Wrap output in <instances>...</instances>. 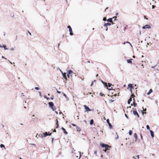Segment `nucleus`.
I'll return each mask as SVG.
<instances>
[{"mask_svg": "<svg viewBox=\"0 0 159 159\" xmlns=\"http://www.w3.org/2000/svg\"><path fill=\"white\" fill-rule=\"evenodd\" d=\"M100 145L101 147H105L106 148H111V146H109L108 145L102 143H100Z\"/></svg>", "mask_w": 159, "mask_h": 159, "instance_id": "1", "label": "nucleus"}, {"mask_svg": "<svg viewBox=\"0 0 159 159\" xmlns=\"http://www.w3.org/2000/svg\"><path fill=\"white\" fill-rule=\"evenodd\" d=\"M67 28L69 29V31L70 32V35H73V33H72V29L70 25H68L67 26Z\"/></svg>", "mask_w": 159, "mask_h": 159, "instance_id": "2", "label": "nucleus"}, {"mask_svg": "<svg viewBox=\"0 0 159 159\" xmlns=\"http://www.w3.org/2000/svg\"><path fill=\"white\" fill-rule=\"evenodd\" d=\"M85 109H86V111H91V109L88 107L86 105H84V106Z\"/></svg>", "mask_w": 159, "mask_h": 159, "instance_id": "3", "label": "nucleus"}, {"mask_svg": "<svg viewBox=\"0 0 159 159\" xmlns=\"http://www.w3.org/2000/svg\"><path fill=\"white\" fill-rule=\"evenodd\" d=\"M107 122L109 126V128L110 129H111L112 128V125L109 122V119H107Z\"/></svg>", "mask_w": 159, "mask_h": 159, "instance_id": "4", "label": "nucleus"}, {"mask_svg": "<svg viewBox=\"0 0 159 159\" xmlns=\"http://www.w3.org/2000/svg\"><path fill=\"white\" fill-rule=\"evenodd\" d=\"M151 28V26L149 25H146L144 26L143 27L142 29H150Z\"/></svg>", "mask_w": 159, "mask_h": 159, "instance_id": "5", "label": "nucleus"}, {"mask_svg": "<svg viewBox=\"0 0 159 159\" xmlns=\"http://www.w3.org/2000/svg\"><path fill=\"white\" fill-rule=\"evenodd\" d=\"M133 113L134 115H137L138 117H139V115L136 110L134 111H133Z\"/></svg>", "mask_w": 159, "mask_h": 159, "instance_id": "6", "label": "nucleus"}, {"mask_svg": "<svg viewBox=\"0 0 159 159\" xmlns=\"http://www.w3.org/2000/svg\"><path fill=\"white\" fill-rule=\"evenodd\" d=\"M48 105L51 108L54 106V104L52 102H49Z\"/></svg>", "mask_w": 159, "mask_h": 159, "instance_id": "7", "label": "nucleus"}, {"mask_svg": "<svg viewBox=\"0 0 159 159\" xmlns=\"http://www.w3.org/2000/svg\"><path fill=\"white\" fill-rule=\"evenodd\" d=\"M132 95H131V96H130V98H129V99L128 100V104H130V102L132 101Z\"/></svg>", "mask_w": 159, "mask_h": 159, "instance_id": "8", "label": "nucleus"}, {"mask_svg": "<svg viewBox=\"0 0 159 159\" xmlns=\"http://www.w3.org/2000/svg\"><path fill=\"white\" fill-rule=\"evenodd\" d=\"M150 132L151 133V136H152V138L154 137V132H153L151 130H150Z\"/></svg>", "mask_w": 159, "mask_h": 159, "instance_id": "9", "label": "nucleus"}, {"mask_svg": "<svg viewBox=\"0 0 159 159\" xmlns=\"http://www.w3.org/2000/svg\"><path fill=\"white\" fill-rule=\"evenodd\" d=\"M129 88L130 89H132L133 88V86L131 84H129L128 85L127 89H128Z\"/></svg>", "mask_w": 159, "mask_h": 159, "instance_id": "10", "label": "nucleus"}, {"mask_svg": "<svg viewBox=\"0 0 159 159\" xmlns=\"http://www.w3.org/2000/svg\"><path fill=\"white\" fill-rule=\"evenodd\" d=\"M111 25V24L110 23H105V24H104V26H105V27H106V26H110Z\"/></svg>", "mask_w": 159, "mask_h": 159, "instance_id": "11", "label": "nucleus"}, {"mask_svg": "<svg viewBox=\"0 0 159 159\" xmlns=\"http://www.w3.org/2000/svg\"><path fill=\"white\" fill-rule=\"evenodd\" d=\"M43 135L44 137H45L48 135V133L47 132L43 133Z\"/></svg>", "mask_w": 159, "mask_h": 159, "instance_id": "12", "label": "nucleus"}, {"mask_svg": "<svg viewBox=\"0 0 159 159\" xmlns=\"http://www.w3.org/2000/svg\"><path fill=\"white\" fill-rule=\"evenodd\" d=\"M63 130V131H64V133L66 134H67V132L66 131V130L65 129H64V128L63 127H62V128H61Z\"/></svg>", "mask_w": 159, "mask_h": 159, "instance_id": "13", "label": "nucleus"}, {"mask_svg": "<svg viewBox=\"0 0 159 159\" xmlns=\"http://www.w3.org/2000/svg\"><path fill=\"white\" fill-rule=\"evenodd\" d=\"M132 59H128L127 60L128 63H132Z\"/></svg>", "mask_w": 159, "mask_h": 159, "instance_id": "14", "label": "nucleus"}, {"mask_svg": "<svg viewBox=\"0 0 159 159\" xmlns=\"http://www.w3.org/2000/svg\"><path fill=\"white\" fill-rule=\"evenodd\" d=\"M112 18H110L107 20V21L108 22H112Z\"/></svg>", "mask_w": 159, "mask_h": 159, "instance_id": "15", "label": "nucleus"}, {"mask_svg": "<svg viewBox=\"0 0 159 159\" xmlns=\"http://www.w3.org/2000/svg\"><path fill=\"white\" fill-rule=\"evenodd\" d=\"M152 92V89H150L149 92L147 93V94L148 95H149Z\"/></svg>", "mask_w": 159, "mask_h": 159, "instance_id": "16", "label": "nucleus"}, {"mask_svg": "<svg viewBox=\"0 0 159 159\" xmlns=\"http://www.w3.org/2000/svg\"><path fill=\"white\" fill-rule=\"evenodd\" d=\"M0 147L1 148H4L5 149H6L5 146L3 144H1L0 145Z\"/></svg>", "mask_w": 159, "mask_h": 159, "instance_id": "17", "label": "nucleus"}, {"mask_svg": "<svg viewBox=\"0 0 159 159\" xmlns=\"http://www.w3.org/2000/svg\"><path fill=\"white\" fill-rule=\"evenodd\" d=\"M101 82L105 87H107V83L104 82L102 80H101Z\"/></svg>", "mask_w": 159, "mask_h": 159, "instance_id": "18", "label": "nucleus"}, {"mask_svg": "<svg viewBox=\"0 0 159 159\" xmlns=\"http://www.w3.org/2000/svg\"><path fill=\"white\" fill-rule=\"evenodd\" d=\"M93 123V119H91L90 120V124L91 125H92Z\"/></svg>", "mask_w": 159, "mask_h": 159, "instance_id": "19", "label": "nucleus"}, {"mask_svg": "<svg viewBox=\"0 0 159 159\" xmlns=\"http://www.w3.org/2000/svg\"><path fill=\"white\" fill-rule=\"evenodd\" d=\"M134 137L136 139V140L137 139V135L136 133H134Z\"/></svg>", "mask_w": 159, "mask_h": 159, "instance_id": "20", "label": "nucleus"}, {"mask_svg": "<svg viewBox=\"0 0 159 159\" xmlns=\"http://www.w3.org/2000/svg\"><path fill=\"white\" fill-rule=\"evenodd\" d=\"M2 47L4 48V49L5 50L8 49V48H6V46L5 45H3Z\"/></svg>", "mask_w": 159, "mask_h": 159, "instance_id": "21", "label": "nucleus"}, {"mask_svg": "<svg viewBox=\"0 0 159 159\" xmlns=\"http://www.w3.org/2000/svg\"><path fill=\"white\" fill-rule=\"evenodd\" d=\"M66 73H63V74H62L63 77H64L66 79Z\"/></svg>", "mask_w": 159, "mask_h": 159, "instance_id": "22", "label": "nucleus"}, {"mask_svg": "<svg viewBox=\"0 0 159 159\" xmlns=\"http://www.w3.org/2000/svg\"><path fill=\"white\" fill-rule=\"evenodd\" d=\"M73 73V71L72 70H69L68 71V73L69 74H70V75L71 73Z\"/></svg>", "mask_w": 159, "mask_h": 159, "instance_id": "23", "label": "nucleus"}, {"mask_svg": "<svg viewBox=\"0 0 159 159\" xmlns=\"http://www.w3.org/2000/svg\"><path fill=\"white\" fill-rule=\"evenodd\" d=\"M38 136H39V137H41V138H43V137H44L43 135V134H39V135Z\"/></svg>", "mask_w": 159, "mask_h": 159, "instance_id": "24", "label": "nucleus"}, {"mask_svg": "<svg viewBox=\"0 0 159 159\" xmlns=\"http://www.w3.org/2000/svg\"><path fill=\"white\" fill-rule=\"evenodd\" d=\"M76 129L78 131H80L81 130L80 129L78 126H76Z\"/></svg>", "mask_w": 159, "mask_h": 159, "instance_id": "25", "label": "nucleus"}, {"mask_svg": "<svg viewBox=\"0 0 159 159\" xmlns=\"http://www.w3.org/2000/svg\"><path fill=\"white\" fill-rule=\"evenodd\" d=\"M51 108L53 111H54V110H56V108L55 107H51Z\"/></svg>", "mask_w": 159, "mask_h": 159, "instance_id": "26", "label": "nucleus"}, {"mask_svg": "<svg viewBox=\"0 0 159 159\" xmlns=\"http://www.w3.org/2000/svg\"><path fill=\"white\" fill-rule=\"evenodd\" d=\"M146 128H147V129L148 130H150V127H149V125H146Z\"/></svg>", "mask_w": 159, "mask_h": 159, "instance_id": "27", "label": "nucleus"}, {"mask_svg": "<svg viewBox=\"0 0 159 159\" xmlns=\"http://www.w3.org/2000/svg\"><path fill=\"white\" fill-rule=\"evenodd\" d=\"M56 125H57V126L56 127V128H58V121L57 119V123H56Z\"/></svg>", "mask_w": 159, "mask_h": 159, "instance_id": "28", "label": "nucleus"}, {"mask_svg": "<svg viewBox=\"0 0 159 159\" xmlns=\"http://www.w3.org/2000/svg\"><path fill=\"white\" fill-rule=\"evenodd\" d=\"M96 82V80H94L91 83V84L90 85V86H92L93 84V83L94 82Z\"/></svg>", "mask_w": 159, "mask_h": 159, "instance_id": "29", "label": "nucleus"}, {"mask_svg": "<svg viewBox=\"0 0 159 159\" xmlns=\"http://www.w3.org/2000/svg\"><path fill=\"white\" fill-rule=\"evenodd\" d=\"M133 105L134 106V107H135L136 106V105H137V104L135 102H133Z\"/></svg>", "mask_w": 159, "mask_h": 159, "instance_id": "30", "label": "nucleus"}, {"mask_svg": "<svg viewBox=\"0 0 159 159\" xmlns=\"http://www.w3.org/2000/svg\"><path fill=\"white\" fill-rule=\"evenodd\" d=\"M132 133V131L130 130L129 132V135H131Z\"/></svg>", "mask_w": 159, "mask_h": 159, "instance_id": "31", "label": "nucleus"}, {"mask_svg": "<svg viewBox=\"0 0 159 159\" xmlns=\"http://www.w3.org/2000/svg\"><path fill=\"white\" fill-rule=\"evenodd\" d=\"M112 85V84L110 83H108V87H110Z\"/></svg>", "mask_w": 159, "mask_h": 159, "instance_id": "32", "label": "nucleus"}, {"mask_svg": "<svg viewBox=\"0 0 159 159\" xmlns=\"http://www.w3.org/2000/svg\"><path fill=\"white\" fill-rule=\"evenodd\" d=\"M100 95L102 96H104V94L103 93H100Z\"/></svg>", "mask_w": 159, "mask_h": 159, "instance_id": "33", "label": "nucleus"}, {"mask_svg": "<svg viewBox=\"0 0 159 159\" xmlns=\"http://www.w3.org/2000/svg\"><path fill=\"white\" fill-rule=\"evenodd\" d=\"M114 101V100H109V102L110 103H111Z\"/></svg>", "mask_w": 159, "mask_h": 159, "instance_id": "34", "label": "nucleus"}, {"mask_svg": "<svg viewBox=\"0 0 159 159\" xmlns=\"http://www.w3.org/2000/svg\"><path fill=\"white\" fill-rule=\"evenodd\" d=\"M107 89L109 90H112V87H111V88H108L107 87Z\"/></svg>", "mask_w": 159, "mask_h": 159, "instance_id": "35", "label": "nucleus"}, {"mask_svg": "<svg viewBox=\"0 0 159 159\" xmlns=\"http://www.w3.org/2000/svg\"><path fill=\"white\" fill-rule=\"evenodd\" d=\"M35 89L36 90H39V88L38 87H35Z\"/></svg>", "mask_w": 159, "mask_h": 159, "instance_id": "36", "label": "nucleus"}, {"mask_svg": "<svg viewBox=\"0 0 159 159\" xmlns=\"http://www.w3.org/2000/svg\"><path fill=\"white\" fill-rule=\"evenodd\" d=\"M103 20L106 21V17H104L103 19Z\"/></svg>", "mask_w": 159, "mask_h": 159, "instance_id": "37", "label": "nucleus"}, {"mask_svg": "<svg viewBox=\"0 0 159 159\" xmlns=\"http://www.w3.org/2000/svg\"><path fill=\"white\" fill-rule=\"evenodd\" d=\"M125 116L127 118V119H128V116H127V114H125Z\"/></svg>", "mask_w": 159, "mask_h": 159, "instance_id": "38", "label": "nucleus"}, {"mask_svg": "<svg viewBox=\"0 0 159 159\" xmlns=\"http://www.w3.org/2000/svg\"><path fill=\"white\" fill-rule=\"evenodd\" d=\"M2 58L4 59H6H6H7L6 58H5V57H4V56H2Z\"/></svg>", "mask_w": 159, "mask_h": 159, "instance_id": "39", "label": "nucleus"}, {"mask_svg": "<svg viewBox=\"0 0 159 159\" xmlns=\"http://www.w3.org/2000/svg\"><path fill=\"white\" fill-rule=\"evenodd\" d=\"M51 99H52V100H53V99H54V97H53V96H52L51 98Z\"/></svg>", "mask_w": 159, "mask_h": 159, "instance_id": "40", "label": "nucleus"}, {"mask_svg": "<svg viewBox=\"0 0 159 159\" xmlns=\"http://www.w3.org/2000/svg\"><path fill=\"white\" fill-rule=\"evenodd\" d=\"M141 112H142V113L143 114L146 113V112H143L142 110H141Z\"/></svg>", "mask_w": 159, "mask_h": 159, "instance_id": "41", "label": "nucleus"}, {"mask_svg": "<svg viewBox=\"0 0 159 159\" xmlns=\"http://www.w3.org/2000/svg\"><path fill=\"white\" fill-rule=\"evenodd\" d=\"M14 50V48H11V51H13V50Z\"/></svg>", "mask_w": 159, "mask_h": 159, "instance_id": "42", "label": "nucleus"}, {"mask_svg": "<svg viewBox=\"0 0 159 159\" xmlns=\"http://www.w3.org/2000/svg\"><path fill=\"white\" fill-rule=\"evenodd\" d=\"M32 118L33 119H34V117H35V116L34 115H33L32 116Z\"/></svg>", "mask_w": 159, "mask_h": 159, "instance_id": "43", "label": "nucleus"}, {"mask_svg": "<svg viewBox=\"0 0 159 159\" xmlns=\"http://www.w3.org/2000/svg\"><path fill=\"white\" fill-rule=\"evenodd\" d=\"M71 125H72L73 126H76V125H75V124H71Z\"/></svg>", "mask_w": 159, "mask_h": 159, "instance_id": "44", "label": "nucleus"}, {"mask_svg": "<svg viewBox=\"0 0 159 159\" xmlns=\"http://www.w3.org/2000/svg\"><path fill=\"white\" fill-rule=\"evenodd\" d=\"M155 6L154 5H152V9L154 8H155Z\"/></svg>", "mask_w": 159, "mask_h": 159, "instance_id": "45", "label": "nucleus"}, {"mask_svg": "<svg viewBox=\"0 0 159 159\" xmlns=\"http://www.w3.org/2000/svg\"><path fill=\"white\" fill-rule=\"evenodd\" d=\"M94 154H97V151H95L94 152Z\"/></svg>", "mask_w": 159, "mask_h": 159, "instance_id": "46", "label": "nucleus"}, {"mask_svg": "<svg viewBox=\"0 0 159 159\" xmlns=\"http://www.w3.org/2000/svg\"><path fill=\"white\" fill-rule=\"evenodd\" d=\"M130 91L131 92V93L132 94V89H130ZM133 94H132L131 95H132Z\"/></svg>", "mask_w": 159, "mask_h": 159, "instance_id": "47", "label": "nucleus"}, {"mask_svg": "<svg viewBox=\"0 0 159 159\" xmlns=\"http://www.w3.org/2000/svg\"><path fill=\"white\" fill-rule=\"evenodd\" d=\"M70 74H69L68 73H67V76H68V78L70 77V76H70Z\"/></svg>", "mask_w": 159, "mask_h": 159, "instance_id": "48", "label": "nucleus"}, {"mask_svg": "<svg viewBox=\"0 0 159 159\" xmlns=\"http://www.w3.org/2000/svg\"><path fill=\"white\" fill-rule=\"evenodd\" d=\"M116 17H114L113 18H114V21H115L116 20Z\"/></svg>", "mask_w": 159, "mask_h": 159, "instance_id": "49", "label": "nucleus"}, {"mask_svg": "<svg viewBox=\"0 0 159 159\" xmlns=\"http://www.w3.org/2000/svg\"><path fill=\"white\" fill-rule=\"evenodd\" d=\"M52 134V133H49V134H48V135H49V136H50Z\"/></svg>", "mask_w": 159, "mask_h": 159, "instance_id": "50", "label": "nucleus"}, {"mask_svg": "<svg viewBox=\"0 0 159 159\" xmlns=\"http://www.w3.org/2000/svg\"><path fill=\"white\" fill-rule=\"evenodd\" d=\"M28 33L30 35H31V33L29 31H28Z\"/></svg>", "mask_w": 159, "mask_h": 159, "instance_id": "51", "label": "nucleus"}, {"mask_svg": "<svg viewBox=\"0 0 159 159\" xmlns=\"http://www.w3.org/2000/svg\"><path fill=\"white\" fill-rule=\"evenodd\" d=\"M59 70H60V71H61V73L62 74H63V72L60 69H59Z\"/></svg>", "mask_w": 159, "mask_h": 159, "instance_id": "52", "label": "nucleus"}, {"mask_svg": "<svg viewBox=\"0 0 159 159\" xmlns=\"http://www.w3.org/2000/svg\"><path fill=\"white\" fill-rule=\"evenodd\" d=\"M57 93H61V92L60 91H58L57 90Z\"/></svg>", "mask_w": 159, "mask_h": 159, "instance_id": "53", "label": "nucleus"}, {"mask_svg": "<svg viewBox=\"0 0 159 159\" xmlns=\"http://www.w3.org/2000/svg\"><path fill=\"white\" fill-rule=\"evenodd\" d=\"M107 150H108V149L107 148V149H106L105 150H104V152H106Z\"/></svg>", "mask_w": 159, "mask_h": 159, "instance_id": "54", "label": "nucleus"}, {"mask_svg": "<svg viewBox=\"0 0 159 159\" xmlns=\"http://www.w3.org/2000/svg\"><path fill=\"white\" fill-rule=\"evenodd\" d=\"M39 95H40V96L41 97V92H39Z\"/></svg>", "mask_w": 159, "mask_h": 159, "instance_id": "55", "label": "nucleus"}, {"mask_svg": "<svg viewBox=\"0 0 159 159\" xmlns=\"http://www.w3.org/2000/svg\"><path fill=\"white\" fill-rule=\"evenodd\" d=\"M107 30H108V28H107V26H106V30L107 31Z\"/></svg>", "mask_w": 159, "mask_h": 159, "instance_id": "56", "label": "nucleus"}, {"mask_svg": "<svg viewBox=\"0 0 159 159\" xmlns=\"http://www.w3.org/2000/svg\"><path fill=\"white\" fill-rule=\"evenodd\" d=\"M118 138V136L117 135V136L116 137V139H117Z\"/></svg>", "mask_w": 159, "mask_h": 159, "instance_id": "57", "label": "nucleus"}, {"mask_svg": "<svg viewBox=\"0 0 159 159\" xmlns=\"http://www.w3.org/2000/svg\"><path fill=\"white\" fill-rule=\"evenodd\" d=\"M55 112L57 114H58V112L57 111H55Z\"/></svg>", "mask_w": 159, "mask_h": 159, "instance_id": "58", "label": "nucleus"}, {"mask_svg": "<svg viewBox=\"0 0 159 159\" xmlns=\"http://www.w3.org/2000/svg\"><path fill=\"white\" fill-rule=\"evenodd\" d=\"M137 157H138V158H139V155H137Z\"/></svg>", "mask_w": 159, "mask_h": 159, "instance_id": "59", "label": "nucleus"}, {"mask_svg": "<svg viewBox=\"0 0 159 159\" xmlns=\"http://www.w3.org/2000/svg\"><path fill=\"white\" fill-rule=\"evenodd\" d=\"M143 111H146V109L145 108L144 109H143Z\"/></svg>", "mask_w": 159, "mask_h": 159, "instance_id": "60", "label": "nucleus"}, {"mask_svg": "<svg viewBox=\"0 0 159 159\" xmlns=\"http://www.w3.org/2000/svg\"><path fill=\"white\" fill-rule=\"evenodd\" d=\"M131 106H129V107H127V108H131Z\"/></svg>", "mask_w": 159, "mask_h": 159, "instance_id": "61", "label": "nucleus"}, {"mask_svg": "<svg viewBox=\"0 0 159 159\" xmlns=\"http://www.w3.org/2000/svg\"><path fill=\"white\" fill-rule=\"evenodd\" d=\"M126 43H129V44L130 43L129 42H127Z\"/></svg>", "mask_w": 159, "mask_h": 159, "instance_id": "62", "label": "nucleus"}, {"mask_svg": "<svg viewBox=\"0 0 159 159\" xmlns=\"http://www.w3.org/2000/svg\"><path fill=\"white\" fill-rule=\"evenodd\" d=\"M8 61H9V62L11 64H12V62H11L9 60H8Z\"/></svg>", "mask_w": 159, "mask_h": 159, "instance_id": "63", "label": "nucleus"}, {"mask_svg": "<svg viewBox=\"0 0 159 159\" xmlns=\"http://www.w3.org/2000/svg\"><path fill=\"white\" fill-rule=\"evenodd\" d=\"M38 134H37L36 135V137H37V138H38Z\"/></svg>", "mask_w": 159, "mask_h": 159, "instance_id": "64", "label": "nucleus"}]
</instances>
